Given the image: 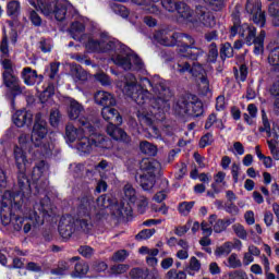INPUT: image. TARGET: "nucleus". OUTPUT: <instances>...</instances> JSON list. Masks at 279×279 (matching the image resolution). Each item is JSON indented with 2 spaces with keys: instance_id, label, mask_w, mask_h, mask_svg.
<instances>
[{
  "instance_id": "13d9d810",
  "label": "nucleus",
  "mask_w": 279,
  "mask_h": 279,
  "mask_svg": "<svg viewBox=\"0 0 279 279\" xmlns=\"http://www.w3.org/2000/svg\"><path fill=\"white\" fill-rule=\"evenodd\" d=\"M29 21L34 27H40L43 25V17L36 12L35 10H32L29 12Z\"/></svg>"
},
{
  "instance_id": "0e129e2a",
  "label": "nucleus",
  "mask_w": 279,
  "mask_h": 279,
  "mask_svg": "<svg viewBox=\"0 0 279 279\" xmlns=\"http://www.w3.org/2000/svg\"><path fill=\"white\" fill-rule=\"evenodd\" d=\"M95 80L101 84V86H110V76L104 72L97 73Z\"/></svg>"
},
{
  "instance_id": "052dcab7",
  "label": "nucleus",
  "mask_w": 279,
  "mask_h": 279,
  "mask_svg": "<svg viewBox=\"0 0 279 279\" xmlns=\"http://www.w3.org/2000/svg\"><path fill=\"white\" fill-rule=\"evenodd\" d=\"M0 51L4 56L10 53V46H9V43H8V33H5V29H3V32H2V41H1V45H0Z\"/></svg>"
},
{
  "instance_id": "680f3d73",
  "label": "nucleus",
  "mask_w": 279,
  "mask_h": 279,
  "mask_svg": "<svg viewBox=\"0 0 279 279\" xmlns=\"http://www.w3.org/2000/svg\"><path fill=\"white\" fill-rule=\"evenodd\" d=\"M8 269H25V258L14 257L12 265L7 266Z\"/></svg>"
},
{
  "instance_id": "6e6552de",
  "label": "nucleus",
  "mask_w": 279,
  "mask_h": 279,
  "mask_svg": "<svg viewBox=\"0 0 279 279\" xmlns=\"http://www.w3.org/2000/svg\"><path fill=\"white\" fill-rule=\"evenodd\" d=\"M123 94L130 97L132 101H135L137 106H144V104H147V99H149V90L143 88L142 84H138L134 74H130L126 77Z\"/></svg>"
},
{
  "instance_id": "f257e3e1",
  "label": "nucleus",
  "mask_w": 279,
  "mask_h": 279,
  "mask_svg": "<svg viewBox=\"0 0 279 279\" xmlns=\"http://www.w3.org/2000/svg\"><path fill=\"white\" fill-rule=\"evenodd\" d=\"M93 210H95V196L90 187H84L77 197L74 217L68 215L59 221L58 230L62 239H71L75 232L88 234L93 230Z\"/></svg>"
},
{
  "instance_id": "b1692460",
  "label": "nucleus",
  "mask_w": 279,
  "mask_h": 279,
  "mask_svg": "<svg viewBox=\"0 0 279 279\" xmlns=\"http://www.w3.org/2000/svg\"><path fill=\"white\" fill-rule=\"evenodd\" d=\"M116 54L112 60L117 66H122L124 71H132V53L128 52Z\"/></svg>"
},
{
  "instance_id": "a19ab883",
  "label": "nucleus",
  "mask_w": 279,
  "mask_h": 279,
  "mask_svg": "<svg viewBox=\"0 0 279 279\" xmlns=\"http://www.w3.org/2000/svg\"><path fill=\"white\" fill-rule=\"evenodd\" d=\"M218 58H219V49L217 48V44L213 43L207 53V62L209 64H215Z\"/></svg>"
},
{
  "instance_id": "ea45409f",
  "label": "nucleus",
  "mask_w": 279,
  "mask_h": 279,
  "mask_svg": "<svg viewBox=\"0 0 279 279\" xmlns=\"http://www.w3.org/2000/svg\"><path fill=\"white\" fill-rule=\"evenodd\" d=\"M140 149L142 154H146L148 156H156V151H157L156 146L147 141L140 143Z\"/></svg>"
},
{
  "instance_id": "774afa93",
  "label": "nucleus",
  "mask_w": 279,
  "mask_h": 279,
  "mask_svg": "<svg viewBox=\"0 0 279 279\" xmlns=\"http://www.w3.org/2000/svg\"><path fill=\"white\" fill-rule=\"evenodd\" d=\"M229 278L247 279V274L243 269L233 270V271L229 272Z\"/></svg>"
},
{
  "instance_id": "412c9836",
  "label": "nucleus",
  "mask_w": 279,
  "mask_h": 279,
  "mask_svg": "<svg viewBox=\"0 0 279 279\" xmlns=\"http://www.w3.org/2000/svg\"><path fill=\"white\" fill-rule=\"evenodd\" d=\"M136 183L142 186L143 191H151L156 186V173L147 172L135 177Z\"/></svg>"
},
{
  "instance_id": "20e7f679",
  "label": "nucleus",
  "mask_w": 279,
  "mask_h": 279,
  "mask_svg": "<svg viewBox=\"0 0 279 279\" xmlns=\"http://www.w3.org/2000/svg\"><path fill=\"white\" fill-rule=\"evenodd\" d=\"M28 195H32V192H27L26 190L4 192L1 201L2 210L0 211L1 221L4 226L14 221V210H22L23 204H25Z\"/></svg>"
},
{
  "instance_id": "4c0bfd02",
  "label": "nucleus",
  "mask_w": 279,
  "mask_h": 279,
  "mask_svg": "<svg viewBox=\"0 0 279 279\" xmlns=\"http://www.w3.org/2000/svg\"><path fill=\"white\" fill-rule=\"evenodd\" d=\"M111 10L114 12V14L121 16L122 19H128V16H130V10H128V8L121 3H113L111 5Z\"/></svg>"
},
{
  "instance_id": "37998d69",
  "label": "nucleus",
  "mask_w": 279,
  "mask_h": 279,
  "mask_svg": "<svg viewBox=\"0 0 279 279\" xmlns=\"http://www.w3.org/2000/svg\"><path fill=\"white\" fill-rule=\"evenodd\" d=\"M90 269V267L88 266L87 263H82V262H78L75 264L74 266V271H75V275L78 277V278H82L84 276H86V274H88V270Z\"/></svg>"
},
{
  "instance_id": "bf43d9fd",
  "label": "nucleus",
  "mask_w": 279,
  "mask_h": 279,
  "mask_svg": "<svg viewBox=\"0 0 279 279\" xmlns=\"http://www.w3.org/2000/svg\"><path fill=\"white\" fill-rule=\"evenodd\" d=\"M228 263L231 269H239L240 267H243V263H241V259H238V255L235 253H232L229 256Z\"/></svg>"
},
{
  "instance_id": "e433bc0d",
  "label": "nucleus",
  "mask_w": 279,
  "mask_h": 279,
  "mask_svg": "<svg viewBox=\"0 0 279 279\" xmlns=\"http://www.w3.org/2000/svg\"><path fill=\"white\" fill-rule=\"evenodd\" d=\"M241 29H243L244 35L245 32H247V35L245 37L246 45H252V40L256 37V28L250 24H242Z\"/></svg>"
},
{
  "instance_id": "dca6fc26",
  "label": "nucleus",
  "mask_w": 279,
  "mask_h": 279,
  "mask_svg": "<svg viewBox=\"0 0 279 279\" xmlns=\"http://www.w3.org/2000/svg\"><path fill=\"white\" fill-rule=\"evenodd\" d=\"M119 125L121 124L107 125V134L112 138V141H117V143L132 145V137Z\"/></svg>"
},
{
  "instance_id": "f8f14e48",
  "label": "nucleus",
  "mask_w": 279,
  "mask_h": 279,
  "mask_svg": "<svg viewBox=\"0 0 279 279\" xmlns=\"http://www.w3.org/2000/svg\"><path fill=\"white\" fill-rule=\"evenodd\" d=\"M245 10L247 14H251V19L253 23L257 25V27H265V24L267 23V16L265 15L260 4H256L247 0Z\"/></svg>"
},
{
  "instance_id": "c756f323",
  "label": "nucleus",
  "mask_w": 279,
  "mask_h": 279,
  "mask_svg": "<svg viewBox=\"0 0 279 279\" xmlns=\"http://www.w3.org/2000/svg\"><path fill=\"white\" fill-rule=\"evenodd\" d=\"M84 47L89 53H101V40L89 37L84 44Z\"/></svg>"
},
{
  "instance_id": "a211bd4d",
  "label": "nucleus",
  "mask_w": 279,
  "mask_h": 279,
  "mask_svg": "<svg viewBox=\"0 0 279 279\" xmlns=\"http://www.w3.org/2000/svg\"><path fill=\"white\" fill-rule=\"evenodd\" d=\"M81 120L82 119L77 120L78 128H75V125H73V124H68L65 126L64 138H65L66 143H75V141H78L86 133V131H85L86 126H84L80 123Z\"/></svg>"
},
{
  "instance_id": "393cba45",
  "label": "nucleus",
  "mask_w": 279,
  "mask_h": 279,
  "mask_svg": "<svg viewBox=\"0 0 279 279\" xmlns=\"http://www.w3.org/2000/svg\"><path fill=\"white\" fill-rule=\"evenodd\" d=\"M84 110V107L77 102V100L73 99L70 101V106L68 108V114L69 119L71 121H80V119H85V118H80V114H82V111Z\"/></svg>"
},
{
  "instance_id": "3c124183",
  "label": "nucleus",
  "mask_w": 279,
  "mask_h": 279,
  "mask_svg": "<svg viewBox=\"0 0 279 279\" xmlns=\"http://www.w3.org/2000/svg\"><path fill=\"white\" fill-rule=\"evenodd\" d=\"M11 90L12 99H11V106H14L16 101V97L19 95H23V89L21 88V85H19V82L13 84L11 87H7Z\"/></svg>"
},
{
  "instance_id": "c9c22d12",
  "label": "nucleus",
  "mask_w": 279,
  "mask_h": 279,
  "mask_svg": "<svg viewBox=\"0 0 279 279\" xmlns=\"http://www.w3.org/2000/svg\"><path fill=\"white\" fill-rule=\"evenodd\" d=\"M56 95V85L53 83H48V85L40 93L39 99L41 101H47V99H51Z\"/></svg>"
},
{
  "instance_id": "5701e85b",
  "label": "nucleus",
  "mask_w": 279,
  "mask_h": 279,
  "mask_svg": "<svg viewBox=\"0 0 279 279\" xmlns=\"http://www.w3.org/2000/svg\"><path fill=\"white\" fill-rule=\"evenodd\" d=\"M13 123L16 125V128H24L25 125L29 126L32 125V114L27 113L25 110H17L13 117Z\"/></svg>"
},
{
  "instance_id": "72a5a7b5",
  "label": "nucleus",
  "mask_w": 279,
  "mask_h": 279,
  "mask_svg": "<svg viewBox=\"0 0 279 279\" xmlns=\"http://www.w3.org/2000/svg\"><path fill=\"white\" fill-rule=\"evenodd\" d=\"M60 71V63L52 62L50 65H47L44 70V75L46 77H49L50 80H56V75H58V72Z\"/></svg>"
},
{
  "instance_id": "aec40b11",
  "label": "nucleus",
  "mask_w": 279,
  "mask_h": 279,
  "mask_svg": "<svg viewBox=\"0 0 279 279\" xmlns=\"http://www.w3.org/2000/svg\"><path fill=\"white\" fill-rule=\"evenodd\" d=\"M94 101L98 106H102V108L117 106V98L114 95L104 90H99L94 95Z\"/></svg>"
},
{
  "instance_id": "bb28decb",
  "label": "nucleus",
  "mask_w": 279,
  "mask_h": 279,
  "mask_svg": "<svg viewBox=\"0 0 279 279\" xmlns=\"http://www.w3.org/2000/svg\"><path fill=\"white\" fill-rule=\"evenodd\" d=\"M234 221H236V218H229L226 220L225 219L216 220V222L213 226L214 232L216 234H221V232H226V230H228V227L232 226Z\"/></svg>"
},
{
  "instance_id": "49530a36",
  "label": "nucleus",
  "mask_w": 279,
  "mask_h": 279,
  "mask_svg": "<svg viewBox=\"0 0 279 279\" xmlns=\"http://www.w3.org/2000/svg\"><path fill=\"white\" fill-rule=\"evenodd\" d=\"M137 119L140 123H143L144 125H147L148 128H151L154 125V119H151V114L149 112H137Z\"/></svg>"
},
{
  "instance_id": "cd10ccee",
  "label": "nucleus",
  "mask_w": 279,
  "mask_h": 279,
  "mask_svg": "<svg viewBox=\"0 0 279 279\" xmlns=\"http://www.w3.org/2000/svg\"><path fill=\"white\" fill-rule=\"evenodd\" d=\"M268 63L272 73H279V46L275 47L268 56Z\"/></svg>"
},
{
  "instance_id": "2f4dec72",
  "label": "nucleus",
  "mask_w": 279,
  "mask_h": 279,
  "mask_svg": "<svg viewBox=\"0 0 279 279\" xmlns=\"http://www.w3.org/2000/svg\"><path fill=\"white\" fill-rule=\"evenodd\" d=\"M2 82L5 88H12L14 84H19V76L14 75V72H2Z\"/></svg>"
},
{
  "instance_id": "a878e982",
  "label": "nucleus",
  "mask_w": 279,
  "mask_h": 279,
  "mask_svg": "<svg viewBox=\"0 0 279 279\" xmlns=\"http://www.w3.org/2000/svg\"><path fill=\"white\" fill-rule=\"evenodd\" d=\"M32 221L34 223V226H43V223H45V220L40 219V216L38 215L37 211H33L32 214H29V216L27 217V221L24 222V233L27 234L28 232H31L32 230Z\"/></svg>"
},
{
  "instance_id": "e2e57ef3",
  "label": "nucleus",
  "mask_w": 279,
  "mask_h": 279,
  "mask_svg": "<svg viewBox=\"0 0 279 279\" xmlns=\"http://www.w3.org/2000/svg\"><path fill=\"white\" fill-rule=\"evenodd\" d=\"M92 268L96 274H102L108 269V264L106 262L96 260L93 263Z\"/></svg>"
},
{
  "instance_id": "5fc2aeb1",
  "label": "nucleus",
  "mask_w": 279,
  "mask_h": 279,
  "mask_svg": "<svg viewBox=\"0 0 279 279\" xmlns=\"http://www.w3.org/2000/svg\"><path fill=\"white\" fill-rule=\"evenodd\" d=\"M213 143H215V140H213V133H206L205 135H203L199 140V147L201 149H204L210 145H213Z\"/></svg>"
},
{
  "instance_id": "69168bd1",
  "label": "nucleus",
  "mask_w": 279,
  "mask_h": 279,
  "mask_svg": "<svg viewBox=\"0 0 279 279\" xmlns=\"http://www.w3.org/2000/svg\"><path fill=\"white\" fill-rule=\"evenodd\" d=\"M78 254H81V256H83L84 258H92L93 254H95V251L93 250V247L85 245L80 246Z\"/></svg>"
},
{
  "instance_id": "603ef678",
  "label": "nucleus",
  "mask_w": 279,
  "mask_h": 279,
  "mask_svg": "<svg viewBox=\"0 0 279 279\" xmlns=\"http://www.w3.org/2000/svg\"><path fill=\"white\" fill-rule=\"evenodd\" d=\"M232 229L236 236H239V239H242V241H247V231L245 230V227H243V225H233Z\"/></svg>"
},
{
  "instance_id": "9b49d317",
  "label": "nucleus",
  "mask_w": 279,
  "mask_h": 279,
  "mask_svg": "<svg viewBox=\"0 0 279 279\" xmlns=\"http://www.w3.org/2000/svg\"><path fill=\"white\" fill-rule=\"evenodd\" d=\"M158 90V96L156 98H149L151 94L148 95L147 101H149L151 108L154 110H158V112H165L169 108V87L165 86V84L159 83L156 85Z\"/></svg>"
},
{
  "instance_id": "423d86ee",
  "label": "nucleus",
  "mask_w": 279,
  "mask_h": 279,
  "mask_svg": "<svg viewBox=\"0 0 279 279\" xmlns=\"http://www.w3.org/2000/svg\"><path fill=\"white\" fill-rule=\"evenodd\" d=\"M28 3L35 10H40L44 16H54L59 23L66 20L69 7L61 0H28Z\"/></svg>"
},
{
  "instance_id": "39448f33",
  "label": "nucleus",
  "mask_w": 279,
  "mask_h": 279,
  "mask_svg": "<svg viewBox=\"0 0 279 279\" xmlns=\"http://www.w3.org/2000/svg\"><path fill=\"white\" fill-rule=\"evenodd\" d=\"M47 134H49V126L47 121L43 119L40 113L35 116V122L31 134V141L34 147L37 149L40 156H47L51 154V143L47 141Z\"/></svg>"
},
{
  "instance_id": "338daca9",
  "label": "nucleus",
  "mask_w": 279,
  "mask_h": 279,
  "mask_svg": "<svg viewBox=\"0 0 279 279\" xmlns=\"http://www.w3.org/2000/svg\"><path fill=\"white\" fill-rule=\"evenodd\" d=\"M225 210L228 215H231V217H236V215H239V207L234 203L226 204Z\"/></svg>"
},
{
  "instance_id": "09e8293b",
  "label": "nucleus",
  "mask_w": 279,
  "mask_h": 279,
  "mask_svg": "<svg viewBox=\"0 0 279 279\" xmlns=\"http://www.w3.org/2000/svg\"><path fill=\"white\" fill-rule=\"evenodd\" d=\"M130 256V253L128 250H119L116 253H113L111 260L113 263H125V259Z\"/></svg>"
},
{
  "instance_id": "c85d7f7f",
  "label": "nucleus",
  "mask_w": 279,
  "mask_h": 279,
  "mask_svg": "<svg viewBox=\"0 0 279 279\" xmlns=\"http://www.w3.org/2000/svg\"><path fill=\"white\" fill-rule=\"evenodd\" d=\"M69 32L73 40H77L80 38L77 37V34H84V32H86V25L80 21H74L71 23Z\"/></svg>"
},
{
  "instance_id": "9d476101",
  "label": "nucleus",
  "mask_w": 279,
  "mask_h": 279,
  "mask_svg": "<svg viewBox=\"0 0 279 279\" xmlns=\"http://www.w3.org/2000/svg\"><path fill=\"white\" fill-rule=\"evenodd\" d=\"M162 8L168 12H178L179 16L183 19V21H191L193 17V10L189 4L182 1L175 0H160Z\"/></svg>"
},
{
  "instance_id": "2eb2a0df",
  "label": "nucleus",
  "mask_w": 279,
  "mask_h": 279,
  "mask_svg": "<svg viewBox=\"0 0 279 279\" xmlns=\"http://www.w3.org/2000/svg\"><path fill=\"white\" fill-rule=\"evenodd\" d=\"M99 208H110L113 215H123V207H119V201L112 194H102L96 199Z\"/></svg>"
},
{
  "instance_id": "473e14b6",
  "label": "nucleus",
  "mask_w": 279,
  "mask_h": 279,
  "mask_svg": "<svg viewBox=\"0 0 279 279\" xmlns=\"http://www.w3.org/2000/svg\"><path fill=\"white\" fill-rule=\"evenodd\" d=\"M228 58H234V48H232V44L227 41L220 47V60L226 62Z\"/></svg>"
},
{
  "instance_id": "58836bf2",
  "label": "nucleus",
  "mask_w": 279,
  "mask_h": 279,
  "mask_svg": "<svg viewBox=\"0 0 279 279\" xmlns=\"http://www.w3.org/2000/svg\"><path fill=\"white\" fill-rule=\"evenodd\" d=\"M19 144L22 149H28V151H32V148L34 147V144L32 143V135L21 134L19 136Z\"/></svg>"
},
{
  "instance_id": "1a4fd4ad",
  "label": "nucleus",
  "mask_w": 279,
  "mask_h": 279,
  "mask_svg": "<svg viewBox=\"0 0 279 279\" xmlns=\"http://www.w3.org/2000/svg\"><path fill=\"white\" fill-rule=\"evenodd\" d=\"M190 100L183 99L181 102H178L179 108L184 110L185 114H190L195 119L202 117L204 114V102L199 100L197 95L191 94L189 96Z\"/></svg>"
},
{
  "instance_id": "6ab92c4d",
  "label": "nucleus",
  "mask_w": 279,
  "mask_h": 279,
  "mask_svg": "<svg viewBox=\"0 0 279 279\" xmlns=\"http://www.w3.org/2000/svg\"><path fill=\"white\" fill-rule=\"evenodd\" d=\"M101 117L108 123V125H122L123 117L119 110L113 107H105L101 109Z\"/></svg>"
},
{
  "instance_id": "79ce46f5",
  "label": "nucleus",
  "mask_w": 279,
  "mask_h": 279,
  "mask_svg": "<svg viewBox=\"0 0 279 279\" xmlns=\"http://www.w3.org/2000/svg\"><path fill=\"white\" fill-rule=\"evenodd\" d=\"M270 96L275 99L274 107L279 110V81L275 82L269 88Z\"/></svg>"
},
{
  "instance_id": "f03ea898",
  "label": "nucleus",
  "mask_w": 279,
  "mask_h": 279,
  "mask_svg": "<svg viewBox=\"0 0 279 279\" xmlns=\"http://www.w3.org/2000/svg\"><path fill=\"white\" fill-rule=\"evenodd\" d=\"M80 123L85 128L84 135L76 142V149L86 156L93 151V147H99L100 149H110L112 142L101 133L99 128V121L92 123L88 119L83 118Z\"/></svg>"
},
{
  "instance_id": "8fccbe9b",
  "label": "nucleus",
  "mask_w": 279,
  "mask_h": 279,
  "mask_svg": "<svg viewBox=\"0 0 279 279\" xmlns=\"http://www.w3.org/2000/svg\"><path fill=\"white\" fill-rule=\"evenodd\" d=\"M193 206H195V201L182 202L179 204V213L186 216L191 210H193Z\"/></svg>"
},
{
  "instance_id": "f704fd0d",
  "label": "nucleus",
  "mask_w": 279,
  "mask_h": 279,
  "mask_svg": "<svg viewBox=\"0 0 279 279\" xmlns=\"http://www.w3.org/2000/svg\"><path fill=\"white\" fill-rule=\"evenodd\" d=\"M8 16H19L21 14V2L12 0L7 4Z\"/></svg>"
},
{
  "instance_id": "4468645a",
  "label": "nucleus",
  "mask_w": 279,
  "mask_h": 279,
  "mask_svg": "<svg viewBox=\"0 0 279 279\" xmlns=\"http://www.w3.org/2000/svg\"><path fill=\"white\" fill-rule=\"evenodd\" d=\"M126 51H130V47L119 41V39L101 40L100 53H109L113 58L118 53H126Z\"/></svg>"
},
{
  "instance_id": "4d7b16f0",
  "label": "nucleus",
  "mask_w": 279,
  "mask_h": 279,
  "mask_svg": "<svg viewBox=\"0 0 279 279\" xmlns=\"http://www.w3.org/2000/svg\"><path fill=\"white\" fill-rule=\"evenodd\" d=\"M40 204V213H43V215H48L49 214V209L51 208V198H49V196H45L44 198L40 199L39 202Z\"/></svg>"
},
{
  "instance_id": "7c9ffc66",
  "label": "nucleus",
  "mask_w": 279,
  "mask_h": 279,
  "mask_svg": "<svg viewBox=\"0 0 279 279\" xmlns=\"http://www.w3.org/2000/svg\"><path fill=\"white\" fill-rule=\"evenodd\" d=\"M243 25H241V19L234 16L233 17V25L230 27V35L229 38H234L236 34H239L242 38H245V33L241 29Z\"/></svg>"
},
{
  "instance_id": "6e6d98bb",
  "label": "nucleus",
  "mask_w": 279,
  "mask_h": 279,
  "mask_svg": "<svg viewBox=\"0 0 279 279\" xmlns=\"http://www.w3.org/2000/svg\"><path fill=\"white\" fill-rule=\"evenodd\" d=\"M49 122L52 128H58L60 125V110L52 109L50 111Z\"/></svg>"
},
{
  "instance_id": "a18cd8bd",
  "label": "nucleus",
  "mask_w": 279,
  "mask_h": 279,
  "mask_svg": "<svg viewBox=\"0 0 279 279\" xmlns=\"http://www.w3.org/2000/svg\"><path fill=\"white\" fill-rule=\"evenodd\" d=\"M272 1L268 5V14L272 19V26H274V21H276L277 16H279V0H268Z\"/></svg>"
},
{
  "instance_id": "0eeeda50",
  "label": "nucleus",
  "mask_w": 279,
  "mask_h": 279,
  "mask_svg": "<svg viewBox=\"0 0 279 279\" xmlns=\"http://www.w3.org/2000/svg\"><path fill=\"white\" fill-rule=\"evenodd\" d=\"M13 158L17 169V186L20 191L32 193V182L29 181V178H27L26 173L29 160L27 159V153L25 151V148L20 147L19 145H14Z\"/></svg>"
},
{
  "instance_id": "ddd939ff",
  "label": "nucleus",
  "mask_w": 279,
  "mask_h": 279,
  "mask_svg": "<svg viewBox=\"0 0 279 279\" xmlns=\"http://www.w3.org/2000/svg\"><path fill=\"white\" fill-rule=\"evenodd\" d=\"M196 17H193V13H192V17L191 20H186L190 23H202V25H204V27H215V25H217V20L215 19V15L209 12L206 11V8L204 7H197L196 11H195Z\"/></svg>"
},
{
  "instance_id": "864d4df0",
  "label": "nucleus",
  "mask_w": 279,
  "mask_h": 279,
  "mask_svg": "<svg viewBox=\"0 0 279 279\" xmlns=\"http://www.w3.org/2000/svg\"><path fill=\"white\" fill-rule=\"evenodd\" d=\"M13 228L16 232H21L23 230V227L25 226V222L27 221V217H21L16 216V214L13 217Z\"/></svg>"
},
{
  "instance_id": "7ed1b4c3",
  "label": "nucleus",
  "mask_w": 279,
  "mask_h": 279,
  "mask_svg": "<svg viewBox=\"0 0 279 279\" xmlns=\"http://www.w3.org/2000/svg\"><path fill=\"white\" fill-rule=\"evenodd\" d=\"M159 43L163 47H180V57L186 58V60H199L205 53L202 48L195 47V38L186 33H173L169 36H161Z\"/></svg>"
},
{
  "instance_id": "de8ad7c7",
  "label": "nucleus",
  "mask_w": 279,
  "mask_h": 279,
  "mask_svg": "<svg viewBox=\"0 0 279 279\" xmlns=\"http://www.w3.org/2000/svg\"><path fill=\"white\" fill-rule=\"evenodd\" d=\"M155 234L156 229H143L135 235V239L136 241H147V239H151Z\"/></svg>"
},
{
  "instance_id": "f3484780",
  "label": "nucleus",
  "mask_w": 279,
  "mask_h": 279,
  "mask_svg": "<svg viewBox=\"0 0 279 279\" xmlns=\"http://www.w3.org/2000/svg\"><path fill=\"white\" fill-rule=\"evenodd\" d=\"M21 77L26 86H38L45 81V75L38 74V71L29 66L22 70Z\"/></svg>"
},
{
  "instance_id": "4be33fe9",
  "label": "nucleus",
  "mask_w": 279,
  "mask_h": 279,
  "mask_svg": "<svg viewBox=\"0 0 279 279\" xmlns=\"http://www.w3.org/2000/svg\"><path fill=\"white\" fill-rule=\"evenodd\" d=\"M129 276L131 279H158V271L143 267H134L130 270Z\"/></svg>"
},
{
  "instance_id": "c03bdc74",
  "label": "nucleus",
  "mask_w": 279,
  "mask_h": 279,
  "mask_svg": "<svg viewBox=\"0 0 279 279\" xmlns=\"http://www.w3.org/2000/svg\"><path fill=\"white\" fill-rule=\"evenodd\" d=\"M204 2L214 10V12H221L226 8V0H204Z\"/></svg>"
}]
</instances>
